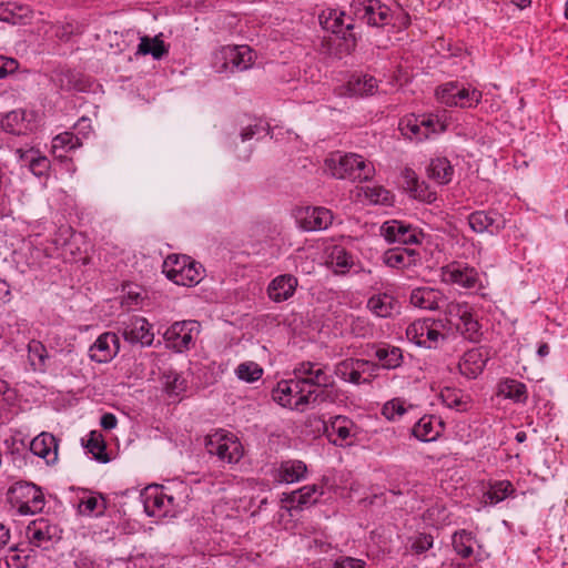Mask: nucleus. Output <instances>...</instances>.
Masks as SVG:
<instances>
[{"label":"nucleus","mask_w":568,"mask_h":568,"mask_svg":"<svg viewBox=\"0 0 568 568\" xmlns=\"http://www.w3.org/2000/svg\"><path fill=\"white\" fill-rule=\"evenodd\" d=\"M1 128L13 135L30 134L39 128V114L33 110H12L2 118Z\"/></svg>","instance_id":"nucleus-16"},{"label":"nucleus","mask_w":568,"mask_h":568,"mask_svg":"<svg viewBox=\"0 0 568 568\" xmlns=\"http://www.w3.org/2000/svg\"><path fill=\"white\" fill-rule=\"evenodd\" d=\"M412 405H406L405 399L400 397H395L387 400L381 410V414L389 422L398 420L409 408Z\"/></svg>","instance_id":"nucleus-42"},{"label":"nucleus","mask_w":568,"mask_h":568,"mask_svg":"<svg viewBox=\"0 0 568 568\" xmlns=\"http://www.w3.org/2000/svg\"><path fill=\"white\" fill-rule=\"evenodd\" d=\"M297 287V278L291 274H282L273 278L267 286L268 297L281 303L292 297Z\"/></svg>","instance_id":"nucleus-27"},{"label":"nucleus","mask_w":568,"mask_h":568,"mask_svg":"<svg viewBox=\"0 0 568 568\" xmlns=\"http://www.w3.org/2000/svg\"><path fill=\"white\" fill-rule=\"evenodd\" d=\"M332 568H367V564L363 559L342 556L334 561Z\"/></svg>","instance_id":"nucleus-52"},{"label":"nucleus","mask_w":568,"mask_h":568,"mask_svg":"<svg viewBox=\"0 0 568 568\" xmlns=\"http://www.w3.org/2000/svg\"><path fill=\"white\" fill-rule=\"evenodd\" d=\"M325 168L336 179L364 182L373 179L375 166L356 153H332L325 160Z\"/></svg>","instance_id":"nucleus-3"},{"label":"nucleus","mask_w":568,"mask_h":568,"mask_svg":"<svg viewBox=\"0 0 568 568\" xmlns=\"http://www.w3.org/2000/svg\"><path fill=\"white\" fill-rule=\"evenodd\" d=\"M354 423L351 418L337 415L331 419L328 426H326V433L329 440L337 446L348 444L349 440L355 436Z\"/></svg>","instance_id":"nucleus-25"},{"label":"nucleus","mask_w":568,"mask_h":568,"mask_svg":"<svg viewBox=\"0 0 568 568\" xmlns=\"http://www.w3.org/2000/svg\"><path fill=\"white\" fill-rule=\"evenodd\" d=\"M183 379L176 373L166 375V386L171 392H179L183 389Z\"/></svg>","instance_id":"nucleus-57"},{"label":"nucleus","mask_w":568,"mask_h":568,"mask_svg":"<svg viewBox=\"0 0 568 568\" xmlns=\"http://www.w3.org/2000/svg\"><path fill=\"white\" fill-rule=\"evenodd\" d=\"M324 494L323 485L312 484L305 485L290 494H284L282 503L287 510L303 509L317 501L318 497Z\"/></svg>","instance_id":"nucleus-20"},{"label":"nucleus","mask_w":568,"mask_h":568,"mask_svg":"<svg viewBox=\"0 0 568 568\" xmlns=\"http://www.w3.org/2000/svg\"><path fill=\"white\" fill-rule=\"evenodd\" d=\"M306 475V464L297 459L283 460L273 470V479L278 484L298 483L305 479Z\"/></svg>","instance_id":"nucleus-22"},{"label":"nucleus","mask_w":568,"mask_h":568,"mask_svg":"<svg viewBox=\"0 0 568 568\" xmlns=\"http://www.w3.org/2000/svg\"><path fill=\"white\" fill-rule=\"evenodd\" d=\"M489 358V352L486 347H476L467 351L459 364L460 373L468 378H476L480 375Z\"/></svg>","instance_id":"nucleus-21"},{"label":"nucleus","mask_w":568,"mask_h":568,"mask_svg":"<svg viewBox=\"0 0 568 568\" xmlns=\"http://www.w3.org/2000/svg\"><path fill=\"white\" fill-rule=\"evenodd\" d=\"M73 566L74 568H95V562L89 554L80 551L74 556Z\"/></svg>","instance_id":"nucleus-56"},{"label":"nucleus","mask_w":568,"mask_h":568,"mask_svg":"<svg viewBox=\"0 0 568 568\" xmlns=\"http://www.w3.org/2000/svg\"><path fill=\"white\" fill-rule=\"evenodd\" d=\"M120 351V339L116 333L101 334L89 348V356L97 363L110 362Z\"/></svg>","instance_id":"nucleus-19"},{"label":"nucleus","mask_w":568,"mask_h":568,"mask_svg":"<svg viewBox=\"0 0 568 568\" xmlns=\"http://www.w3.org/2000/svg\"><path fill=\"white\" fill-rule=\"evenodd\" d=\"M187 490V486L182 483L148 486L141 493L144 510L150 517H174L189 497Z\"/></svg>","instance_id":"nucleus-2"},{"label":"nucleus","mask_w":568,"mask_h":568,"mask_svg":"<svg viewBox=\"0 0 568 568\" xmlns=\"http://www.w3.org/2000/svg\"><path fill=\"white\" fill-rule=\"evenodd\" d=\"M367 307L376 316L388 317L398 310V302L390 294L378 293L368 300Z\"/></svg>","instance_id":"nucleus-30"},{"label":"nucleus","mask_w":568,"mask_h":568,"mask_svg":"<svg viewBox=\"0 0 568 568\" xmlns=\"http://www.w3.org/2000/svg\"><path fill=\"white\" fill-rule=\"evenodd\" d=\"M381 233L389 243L409 244L418 242L416 230L397 220L384 222L381 226Z\"/></svg>","instance_id":"nucleus-23"},{"label":"nucleus","mask_w":568,"mask_h":568,"mask_svg":"<svg viewBox=\"0 0 568 568\" xmlns=\"http://www.w3.org/2000/svg\"><path fill=\"white\" fill-rule=\"evenodd\" d=\"M74 129L78 131L79 134L85 136L88 132L91 131V120L89 118L82 116L75 123Z\"/></svg>","instance_id":"nucleus-60"},{"label":"nucleus","mask_w":568,"mask_h":568,"mask_svg":"<svg viewBox=\"0 0 568 568\" xmlns=\"http://www.w3.org/2000/svg\"><path fill=\"white\" fill-rule=\"evenodd\" d=\"M51 163L50 160L39 153L36 159H32V163L28 166L30 172L38 178H48Z\"/></svg>","instance_id":"nucleus-51"},{"label":"nucleus","mask_w":568,"mask_h":568,"mask_svg":"<svg viewBox=\"0 0 568 568\" xmlns=\"http://www.w3.org/2000/svg\"><path fill=\"white\" fill-rule=\"evenodd\" d=\"M235 374L243 382L254 383L263 376V368L255 362H244L236 367Z\"/></svg>","instance_id":"nucleus-47"},{"label":"nucleus","mask_w":568,"mask_h":568,"mask_svg":"<svg viewBox=\"0 0 568 568\" xmlns=\"http://www.w3.org/2000/svg\"><path fill=\"white\" fill-rule=\"evenodd\" d=\"M61 534L62 529L44 517L32 520L27 527V536L30 542L42 548H48L49 545L60 540Z\"/></svg>","instance_id":"nucleus-17"},{"label":"nucleus","mask_w":568,"mask_h":568,"mask_svg":"<svg viewBox=\"0 0 568 568\" xmlns=\"http://www.w3.org/2000/svg\"><path fill=\"white\" fill-rule=\"evenodd\" d=\"M118 419L114 414L105 413L101 416L100 425L105 430H111L116 427Z\"/></svg>","instance_id":"nucleus-59"},{"label":"nucleus","mask_w":568,"mask_h":568,"mask_svg":"<svg viewBox=\"0 0 568 568\" xmlns=\"http://www.w3.org/2000/svg\"><path fill=\"white\" fill-rule=\"evenodd\" d=\"M28 11L29 9L27 7L17 6L10 2L7 4H0V20L16 24L23 16L27 14Z\"/></svg>","instance_id":"nucleus-48"},{"label":"nucleus","mask_w":568,"mask_h":568,"mask_svg":"<svg viewBox=\"0 0 568 568\" xmlns=\"http://www.w3.org/2000/svg\"><path fill=\"white\" fill-rule=\"evenodd\" d=\"M364 194L371 204L389 206L394 202L392 192L381 185L367 186Z\"/></svg>","instance_id":"nucleus-44"},{"label":"nucleus","mask_w":568,"mask_h":568,"mask_svg":"<svg viewBox=\"0 0 568 568\" xmlns=\"http://www.w3.org/2000/svg\"><path fill=\"white\" fill-rule=\"evenodd\" d=\"M294 375L300 382H305V387L312 390V396L318 398V387H327L332 385V376L327 366L313 363L303 362L294 368Z\"/></svg>","instance_id":"nucleus-15"},{"label":"nucleus","mask_w":568,"mask_h":568,"mask_svg":"<svg viewBox=\"0 0 568 568\" xmlns=\"http://www.w3.org/2000/svg\"><path fill=\"white\" fill-rule=\"evenodd\" d=\"M82 442L87 453L91 454L93 459L102 464L110 462V457L106 453V444L100 432L91 430L88 435V439Z\"/></svg>","instance_id":"nucleus-34"},{"label":"nucleus","mask_w":568,"mask_h":568,"mask_svg":"<svg viewBox=\"0 0 568 568\" xmlns=\"http://www.w3.org/2000/svg\"><path fill=\"white\" fill-rule=\"evenodd\" d=\"M327 264L336 274H346L355 266V257L345 247L334 245L328 253Z\"/></svg>","instance_id":"nucleus-29"},{"label":"nucleus","mask_w":568,"mask_h":568,"mask_svg":"<svg viewBox=\"0 0 568 568\" xmlns=\"http://www.w3.org/2000/svg\"><path fill=\"white\" fill-rule=\"evenodd\" d=\"M438 398L445 406L457 412H466L470 408V397L457 389L446 388L440 392Z\"/></svg>","instance_id":"nucleus-40"},{"label":"nucleus","mask_w":568,"mask_h":568,"mask_svg":"<svg viewBox=\"0 0 568 568\" xmlns=\"http://www.w3.org/2000/svg\"><path fill=\"white\" fill-rule=\"evenodd\" d=\"M19 67V62L13 58L0 55V79L13 73Z\"/></svg>","instance_id":"nucleus-54"},{"label":"nucleus","mask_w":568,"mask_h":568,"mask_svg":"<svg viewBox=\"0 0 568 568\" xmlns=\"http://www.w3.org/2000/svg\"><path fill=\"white\" fill-rule=\"evenodd\" d=\"M442 282L468 290L484 288L483 278L478 271L462 262H452L438 271Z\"/></svg>","instance_id":"nucleus-9"},{"label":"nucleus","mask_w":568,"mask_h":568,"mask_svg":"<svg viewBox=\"0 0 568 568\" xmlns=\"http://www.w3.org/2000/svg\"><path fill=\"white\" fill-rule=\"evenodd\" d=\"M498 394L517 403L527 399V387L519 381L506 378L498 384Z\"/></svg>","instance_id":"nucleus-36"},{"label":"nucleus","mask_w":568,"mask_h":568,"mask_svg":"<svg viewBox=\"0 0 568 568\" xmlns=\"http://www.w3.org/2000/svg\"><path fill=\"white\" fill-rule=\"evenodd\" d=\"M454 169L446 158H436L428 164V179L444 185L452 181Z\"/></svg>","instance_id":"nucleus-35"},{"label":"nucleus","mask_w":568,"mask_h":568,"mask_svg":"<svg viewBox=\"0 0 568 568\" xmlns=\"http://www.w3.org/2000/svg\"><path fill=\"white\" fill-rule=\"evenodd\" d=\"M426 550V544L423 538H418L410 545V551L415 555H422Z\"/></svg>","instance_id":"nucleus-64"},{"label":"nucleus","mask_w":568,"mask_h":568,"mask_svg":"<svg viewBox=\"0 0 568 568\" xmlns=\"http://www.w3.org/2000/svg\"><path fill=\"white\" fill-rule=\"evenodd\" d=\"M452 545L459 556L467 558L473 555L477 540L471 531L460 529L453 535Z\"/></svg>","instance_id":"nucleus-37"},{"label":"nucleus","mask_w":568,"mask_h":568,"mask_svg":"<svg viewBox=\"0 0 568 568\" xmlns=\"http://www.w3.org/2000/svg\"><path fill=\"white\" fill-rule=\"evenodd\" d=\"M468 224L476 233L498 234L505 227V220L495 212L477 211L469 215Z\"/></svg>","instance_id":"nucleus-24"},{"label":"nucleus","mask_w":568,"mask_h":568,"mask_svg":"<svg viewBox=\"0 0 568 568\" xmlns=\"http://www.w3.org/2000/svg\"><path fill=\"white\" fill-rule=\"evenodd\" d=\"M375 356L381 362L382 366L387 369L398 367L403 361L402 349L390 345L377 347Z\"/></svg>","instance_id":"nucleus-41"},{"label":"nucleus","mask_w":568,"mask_h":568,"mask_svg":"<svg viewBox=\"0 0 568 568\" xmlns=\"http://www.w3.org/2000/svg\"><path fill=\"white\" fill-rule=\"evenodd\" d=\"M296 220L304 231H322L332 225L333 213L324 206H307L297 212Z\"/></svg>","instance_id":"nucleus-18"},{"label":"nucleus","mask_w":568,"mask_h":568,"mask_svg":"<svg viewBox=\"0 0 568 568\" xmlns=\"http://www.w3.org/2000/svg\"><path fill=\"white\" fill-rule=\"evenodd\" d=\"M353 363L358 385L369 383L379 368L377 364L366 359L353 358Z\"/></svg>","instance_id":"nucleus-46"},{"label":"nucleus","mask_w":568,"mask_h":568,"mask_svg":"<svg viewBox=\"0 0 568 568\" xmlns=\"http://www.w3.org/2000/svg\"><path fill=\"white\" fill-rule=\"evenodd\" d=\"M40 151L33 148L29 150L17 149L16 151L20 164L24 166H29L32 163V159H36Z\"/></svg>","instance_id":"nucleus-55"},{"label":"nucleus","mask_w":568,"mask_h":568,"mask_svg":"<svg viewBox=\"0 0 568 568\" xmlns=\"http://www.w3.org/2000/svg\"><path fill=\"white\" fill-rule=\"evenodd\" d=\"M320 23L323 29L344 39L348 47H355L356 39L352 33L354 18L347 16L345 11L338 8H327L320 14Z\"/></svg>","instance_id":"nucleus-12"},{"label":"nucleus","mask_w":568,"mask_h":568,"mask_svg":"<svg viewBox=\"0 0 568 568\" xmlns=\"http://www.w3.org/2000/svg\"><path fill=\"white\" fill-rule=\"evenodd\" d=\"M334 372L341 379L358 385L353 358H346L337 363Z\"/></svg>","instance_id":"nucleus-50"},{"label":"nucleus","mask_w":568,"mask_h":568,"mask_svg":"<svg viewBox=\"0 0 568 568\" xmlns=\"http://www.w3.org/2000/svg\"><path fill=\"white\" fill-rule=\"evenodd\" d=\"M99 509V499L95 496L89 495L80 499L79 511L82 515H91Z\"/></svg>","instance_id":"nucleus-53"},{"label":"nucleus","mask_w":568,"mask_h":568,"mask_svg":"<svg viewBox=\"0 0 568 568\" xmlns=\"http://www.w3.org/2000/svg\"><path fill=\"white\" fill-rule=\"evenodd\" d=\"M402 186L414 199L424 200V190L420 189L416 172L406 168L402 172Z\"/></svg>","instance_id":"nucleus-45"},{"label":"nucleus","mask_w":568,"mask_h":568,"mask_svg":"<svg viewBox=\"0 0 568 568\" xmlns=\"http://www.w3.org/2000/svg\"><path fill=\"white\" fill-rule=\"evenodd\" d=\"M436 99L448 106L473 108L481 100V92L477 89L449 82L436 90Z\"/></svg>","instance_id":"nucleus-11"},{"label":"nucleus","mask_w":568,"mask_h":568,"mask_svg":"<svg viewBox=\"0 0 568 568\" xmlns=\"http://www.w3.org/2000/svg\"><path fill=\"white\" fill-rule=\"evenodd\" d=\"M515 494L513 484L508 480H498L489 485L488 490L483 496L484 505H496L501 503L507 497Z\"/></svg>","instance_id":"nucleus-33"},{"label":"nucleus","mask_w":568,"mask_h":568,"mask_svg":"<svg viewBox=\"0 0 568 568\" xmlns=\"http://www.w3.org/2000/svg\"><path fill=\"white\" fill-rule=\"evenodd\" d=\"M424 418L420 417L412 428V435L420 442H426V423H424Z\"/></svg>","instance_id":"nucleus-58"},{"label":"nucleus","mask_w":568,"mask_h":568,"mask_svg":"<svg viewBox=\"0 0 568 568\" xmlns=\"http://www.w3.org/2000/svg\"><path fill=\"white\" fill-rule=\"evenodd\" d=\"M30 450L44 459L47 465H53L58 460V440L50 433L42 432L36 436L30 444Z\"/></svg>","instance_id":"nucleus-26"},{"label":"nucleus","mask_w":568,"mask_h":568,"mask_svg":"<svg viewBox=\"0 0 568 568\" xmlns=\"http://www.w3.org/2000/svg\"><path fill=\"white\" fill-rule=\"evenodd\" d=\"M82 145L81 139L72 132H62L52 140V152L58 158L64 153L77 150Z\"/></svg>","instance_id":"nucleus-39"},{"label":"nucleus","mask_w":568,"mask_h":568,"mask_svg":"<svg viewBox=\"0 0 568 568\" xmlns=\"http://www.w3.org/2000/svg\"><path fill=\"white\" fill-rule=\"evenodd\" d=\"M205 448L210 455L226 464H237L244 455V447L239 437L227 430L219 429L209 435Z\"/></svg>","instance_id":"nucleus-7"},{"label":"nucleus","mask_w":568,"mask_h":568,"mask_svg":"<svg viewBox=\"0 0 568 568\" xmlns=\"http://www.w3.org/2000/svg\"><path fill=\"white\" fill-rule=\"evenodd\" d=\"M10 540V529L0 523V550L3 549Z\"/></svg>","instance_id":"nucleus-63"},{"label":"nucleus","mask_w":568,"mask_h":568,"mask_svg":"<svg viewBox=\"0 0 568 568\" xmlns=\"http://www.w3.org/2000/svg\"><path fill=\"white\" fill-rule=\"evenodd\" d=\"M426 331V320H417L412 323L406 329L407 339L417 346H424L426 344V339L424 338Z\"/></svg>","instance_id":"nucleus-49"},{"label":"nucleus","mask_w":568,"mask_h":568,"mask_svg":"<svg viewBox=\"0 0 568 568\" xmlns=\"http://www.w3.org/2000/svg\"><path fill=\"white\" fill-rule=\"evenodd\" d=\"M349 90L354 94L359 95H371L377 89V80L369 74H363L356 78H353L349 82Z\"/></svg>","instance_id":"nucleus-43"},{"label":"nucleus","mask_w":568,"mask_h":568,"mask_svg":"<svg viewBox=\"0 0 568 568\" xmlns=\"http://www.w3.org/2000/svg\"><path fill=\"white\" fill-rule=\"evenodd\" d=\"M7 499L11 508L21 516L41 513L45 506L42 489L28 481H18L7 493Z\"/></svg>","instance_id":"nucleus-4"},{"label":"nucleus","mask_w":568,"mask_h":568,"mask_svg":"<svg viewBox=\"0 0 568 568\" xmlns=\"http://www.w3.org/2000/svg\"><path fill=\"white\" fill-rule=\"evenodd\" d=\"M215 59L222 61L216 67L219 72H243L252 68L256 59L254 50L246 45H225L216 54Z\"/></svg>","instance_id":"nucleus-10"},{"label":"nucleus","mask_w":568,"mask_h":568,"mask_svg":"<svg viewBox=\"0 0 568 568\" xmlns=\"http://www.w3.org/2000/svg\"><path fill=\"white\" fill-rule=\"evenodd\" d=\"M420 261L419 254L412 248L390 250L385 255V262L390 267L406 268L415 266Z\"/></svg>","instance_id":"nucleus-31"},{"label":"nucleus","mask_w":568,"mask_h":568,"mask_svg":"<svg viewBox=\"0 0 568 568\" xmlns=\"http://www.w3.org/2000/svg\"><path fill=\"white\" fill-rule=\"evenodd\" d=\"M424 302H425V290L424 288L414 290L410 295V303L415 306L423 307Z\"/></svg>","instance_id":"nucleus-62"},{"label":"nucleus","mask_w":568,"mask_h":568,"mask_svg":"<svg viewBox=\"0 0 568 568\" xmlns=\"http://www.w3.org/2000/svg\"><path fill=\"white\" fill-rule=\"evenodd\" d=\"M197 321H182L173 323L164 333L168 346L175 352L182 353L194 345V339L200 333Z\"/></svg>","instance_id":"nucleus-14"},{"label":"nucleus","mask_w":568,"mask_h":568,"mask_svg":"<svg viewBox=\"0 0 568 568\" xmlns=\"http://www.w3.org/2000/svg\"><path fill=\"white\" fill-rule=\"evenodd\" d=\"M272 398L283 407L301 412L310 403H316V396H312V390L305 387V382H300L296 377L278 382L272 390Z\"/></svg>","instance_id":"nucleus-6"},{"label":"nucleus","mask_w":568,"mask_h":568,"mask_svg":"<svg viewBox=\"0 0 568 568\" xmlns=\"http://www.w3.org/2000/svg\"><path fill=\"white\" fill-rule=\"evenodd\" d=\"M10 297V285L7 283V281L0 278V305L8 303Z\"/></svg>","instance_id":"nucleus-61"},{"label":"nucleus","mask_w":568,"mask_h":568,"mask_svg":"<svg viewBox=\"0 0 568 568\" xmlns=\"http://www.w3.org/2000/svg\"><path fill=\"white\" fill-rule=\"evenodd\" d=\"M162 272L176 285L194 286L202 280L204 270L187 255L170 254L163 262Z\"/></svg>","instance_id":"nucleus-5"},{"label":"nucleus","mask_w":568,"mask_h":568,"mask_svg":"<svg viewBox=\"0 0 568 568\" xmlns=\"http://www.w3.org/2000/svg\"><path fill=\"white\" fill-rule=\"evenodd\" d=\"M49 354L47 347L37 339L28 343V361L34 372H44Z\"/></svg>","instance_id":"nucleus-38"},{"label":"nucleus","mask_w":568,"mask_h":568,"mask_svg":"<svg viewBox=\"0 0 568 568\" xmlns=\"http://www.w3.org/2000/svg\"><path fill=\"white\" fill-rule=\"evenodd\" d=\"M446 314L445 318L428 316V348L442 346L450 336L452 325L456 326L468 341L479 339L480 326L467 303H447Z\"/></svg>","instance_id":"nucleus-1"},{"label":"nucleus","mask_w":568,"mask_h":568,"mask_svg":"<svg viewBox=\"0 0 568 568\" xmlns=\"http://www.w3.org/2000/svg\"><path fill=\"white\" fill-rule=\"evenodd\" d=\"M351 13L369 27L382 28L392 22V10L381 0H352Z\"/></svg>","instance_id":"nucleus-8"},{"label":"nucleus","mask_w":568,"mask_h":568,"mask_svg":"<svg viewBox=\"0 0 568 568\" xmlns=\"http://www.w3.org/2000/svg\"><path fill=\"white\" fill-rule=\"evenodd\" d=\"M424 128H426V114H407L398 123L402 135L410 141H422L425 136Z\"/></svg>","instance_id":"nucleus-28"},{"label":"nucleus","mask_w":568,"mask_h":568,"mask_svg":"<svg viewBox=\"0 0 568 568\" xmlns=\"http://www.w3.org/2000/svg\"><path fill=\"white\" fill-rule=\"evenodd\" d=\"M119 333L125 342L141 347L151 346L154 341L153 326L139 315L129 316L119 324Z\"/></svg>","instance_id":"nucleus-13"},{"label":"nucleus","mask_w":568,"mask_h":568,"mask_svg":"<svg viewBox=\"0 0 568 568\" xmlns=\"http://www.w3.org/2000/svg\"><path fill=\"white\" fill-rule=\"evenodd\" d=\"M136 53L142 55H151L155 60H161L169 53V47L161 39V34L152 38L149 36H143L140 38Z\"/></svg>","instance_id":"nucleus-32"}]
</instances>
